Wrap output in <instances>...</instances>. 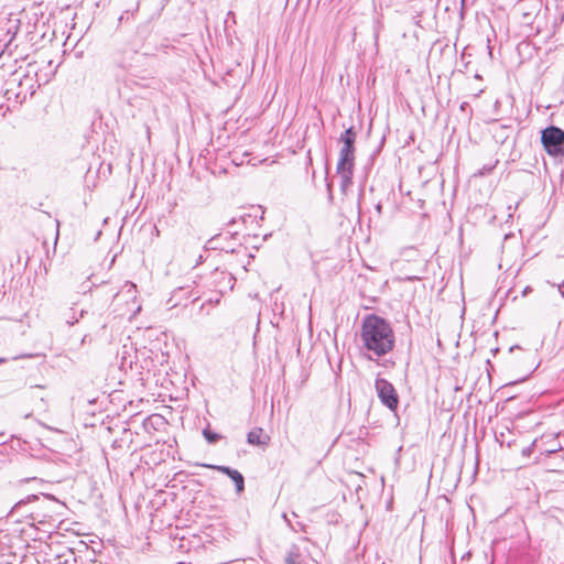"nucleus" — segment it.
<instances>
[{
	"mask_svg": "<svg viewBox=\"0 0 564 564\" xmlns=\"http://www.w3.org/2000/svg\"><path fill=\"white\" fill-rule=\"evenodd\" d=\"M359 339L361 350L370 360L386 356L392 351L395 343L391 324L376 314H369L364 317Z\"/></svg>",
	"mask_w": 564,
	"mask_h": 564,
	"instance_id": "nucleus-1",
	"label": "nucleus"
},
{
	"mask_svg": "<svg viewBox=\"0 0 564 564\" xmlns=\"http://www.w3.org/2000/svg\"><path fill=\"white\" fill-rule=\"evenodd\" d=\"M355 166V143L343 142L339 151V159L336 166V172L340 177V188L345 193L352 185Z\"/></svg>",
	"mask_w": 564,
	"mask_h": 564,
	"instance_id": "nucleus-2",
	"label": "nucleus"
},
{
	"mask_svg": "<svg viewBox=\"0 0 564 564\" xmlns=\"http://www.w3.org/2000/svg\"><path fill=\"white\" fill-rule=\"evenodd\" d=\"M14 77L9 80V85H14L18 88L17 104H23L29 97H32L36 91V88L41 86V82L37 78V72L33 69L32 65H29V70L22 77Z\"/></svg>",
	"mask_w": 564,
	"mask_h": 564,
	"instance_id": "nucleus-3",
	"label": "nucleus"
},
{
	"mask_svg": "<svg viewBox=\"0 0 564 564\" xmlns=\"http://www.w3.org/2000/svg\"><path fill=\"white\" fill-rule=\"evenodd\" d=\"M113 302L116 305L124 303L126 307L120 314L129 315V318L134 317L141 311V305L137 296V285L130 281H126L121 289L115 294Z\"/></svg>",
	"mask_w": 564,
	"mask_h": 564,
	"instance_id": "nucleus-4",
	"label": "nucleus"
},
{
	"mask_svg": "<svg viewBox=\"0 0 564 564\" xmlns=\"http://www.w3.org/2000/svg\"><path fill=\"white\" fill-rule=\"evenodd\" d=\"M542 143L549 154L557 156L563 154L564 132L557 127H549L542 131Z\"/></svg>",
	"mask_w": 564,
	"mask_h": 564,
	"instance_id": "nucleus-5",
	"label": "nucleus"
},
{
	"mask_svg": "<svg viewBox=\"0 0 564 564\" xmlns=\"http://www.w3.org/2000/svg\"><path fill=\"white\" fill-rule=\"evenodd\" d=\"M375 387L381 403L390 410H395L399 397L392 383L383 378H377Z\"/></svg>",
	"mask_w": 564,
	"mask_h": 564,
	"instance_id": "nucleus-6",
	"label": "nucleus"
},
{
	"mask_svg": "<svg viewBox=\"0 0 564 564\" xmlns=\"http://www.w3.org/2000/svg\"><path fill=\"white\" fill-rule=\"evenodd\" d=\"M204 466L207 468L217 469L218 471H221V473L226 474L228 477H230L232 479V481L235 482L237 494H240L243 491L245 478L239 470L232 469L228 466H216V465H207V464Z\"/></svg>",
	"mask_w": 564,
	"mask_h": 564,
	"instance_id": "nucleus-7",
	"label": "nucleus"
},
{
	"mask_svg": "<svg viewBox=\"0 0 564 564\" xmlns=\"http://www.w3.org/2000/svg\"><path fill=\"white\" fill-rule=\"evenodd\" d=\"M558 435H544L541 437V451L547 455L557 453L563 446L557 442Z\"/></svg>",
	"mask_w": 564,
	"mask_h": 564,
	"instance_id": "nucleus-8",
	"label": "nucleus"
},
{
	"mask_svg": "<svg viewBox=\"0 0 564 564\" xmlns=\"http://www.w3.org/2000/svg\"><path fill=\"white\" fill-rule=\"evenodd\" d=\"M247 442L251 445L265 446L269 444L270 437L263 432L261 427H257L248 433Z\"/></svg>",
	"mask_w": 564,
	"mask_h": 564,
	"instance_id": "nucleus-9",
	"label": "nucleus"
},
{
	"mask_svg": "<svg viewBox=\"0 0 564 564\" xmlns=\"http://www.w3.org/2000/svg\"><path fill=\"white\" fill-rule=\"evenodd\" d=\"M286 564H308L306 557L301 553L300 547L292 545L285 557Z\"/></svg>",
	"mask_w": 564,
	"mask_h": 564,
	"instance_id": "nucleus-10",
	"label": "nucleus"
},
{
	"mask_svg": "<svg viewBox=\"0 0 564 564\" xmlns=\"http://www.w3.org/2000/svg\"><path fill=\"white\" fill-rule=\"evenodd\" d=\"M118 356H120L121 358L119 365L121 370L126 371L127 369H130L132 367L133 360L131 359V356L129 355V351L126 346L122 347L121 352H118Z\"/></svg>",
	"mask_w": 564,
	"mask_h": 564,
	"instance_id": "nucleus-11",
	"label": "nucleus"
},
{
	"mask_svg": "<svg viewBox=\"0 0 564 564\" xmlns=\"http://www.w3.org/2000/svg\"><path fill=\"white\" fill-rule=\"evenodd\" d=\"M6 85H7V88L3 91V96L6 97V99L9 102H12L13 106H18L19 104H17V93H18L17 86L9 85V82H7Z\"/></svg>",
	"mask_w": 564,
	"mask_h": 564,
	"instance_id": "nucleus-12",
	"label": "nucleus"
},
{
	"mask_svg": "<svg viewBox=\"0 0 564 564\" xmlns=\"http://www.w3.org/2000/svg\"><path fill=\"white\" fill-rule=\"evenodd\" d=\"M283 519L286 521L288 525L295 532H300V531H305V525L300 522V521H295L293 522L291 519H289V517L286 516V513L283 514Z\"/></svg>",
	"mask_w": 564,
	"mask_h": 564,
	"instance_id": "nucleus-13",
	"label": "nucleus"
},
{
	"mask_svg": "<svg viewBox=\"0 0 564 564\" xmlns=\"http://www.w3.org/2000/svg\"><path fill=\"white\" fill-rule=\"evenodd\" d=\"M339 141L340 142H351V143H355L356 141V132L354 131L352 128H348L345 130L344 133H341L340 138H339Z\"/></svg>",
	"mask_w": 564,
	"mask_h": 564,
	"instance_id": "nucleus-14",
	"label": "nucleus"
},
{
	"mask_svg": "<svg viewBox=\"0 0 564 564\" xmlns=\"http://www.w3.org/2000/svg\"><path fill=\"white\" fill-rule=\"evenodd\" d=\"M203 434L208 443H216L219 440V435L210 432L209 430H204Z\"/></svg>",
	"mask_w": 564,
	"mask_h": 564,
	"instance_id": "nucleus-15",
	"label": "nucleus"
},
{
	"mask_svg": "<svg viewBox=\"0 0 564 564\" xmlns=\"http://www.w3.org/2000/svg\"><path fill=\"white\" fill-rule=\"evenodd\" d=\"M534 445H535V442H533L530 446L524 447V448L522 449V455H523V456H530V455H531V453H532V451H533V446H534Z\"/></svg>",
	"mask_w": 564,
	"mask_h": 564,
	"instance_id": "nucleus-16",
	"label": "nucleus"
},
{
	"mask_svg": "<svg viewBox=\"0 0 564 564\" xmlns=\"http://www.w3.org/2000/svg\"><path fill=\"white\" fill-rule=\"evenodd\" d=\"M208 246L210 249H223L221 247H219L217 245V238H212L209 241H208Z\"/></svg>",
	"mask_w": 564,
	"mask_h": 564,
	"instance_id": "nucleus-17",
	"label": "nucleus"
},
{
	"mask_svg": "<svg viewBox=\"0 0 564 564\" xmlns=\"http://www.w3.org/2000/svg\"><path fill=\"white\" fill-rule=\"evenodd\" d=\"M139 8H140V2L138 1L135 3L134 9L129 10V15H131V18H134L135 13L139 11Z\"/></svg>",
	"mask_w": 564,
	"mask_h": 564,
	"instance_id": "nucleus-18",
	"label": "nucleus"
},
{
	"mask_svg": "<svg viewBox=\"0 0 564 564\" xmlns=\"http://www.w3.org/2000/svg\"><path fill=\"white\" fill-rule=\"evenodd\" d=\"M124 20H129V10L124 11L120 17H119V22H123Z\"/></svg>",
	"mask_w": 564,
	"mask_h": 564,
	"instance_id": "nucleus-19",
	"label": "nucleus"
},
{
	"mask_svg": "<svg viewBox=\"0 0 564 564\" xmlns=\"http://www.w3.org/2000/svg\"><path fill=\"white\" fill-rule=\"evenodd\" d=\"M557 289H558L561 295L564 297V282L562 284H558Z\"/></svg>",
	"mask_w": 564,
	"mask_h": 564,
	"instance_id": "nucleus-20",
	"label": "nucleus"
},
{
	"mask_svg": "<svg viewBox=\"0 0 564 564\" xmlns=\"http://www.w3.org/2000/svg\"><path fill=\"white\" fill-rule=\"evenodd\" d=\"M529 292H531V288L530 286H527L524 290H523V295H527Z\"/></svg>",
	"mask_w": 564,
	"mask_h": 564,
	"instance_id": "nucleus-21",
	"label": "nucleus"
},
{
	"mask_svg": "<svg viewBox=\"0 0 564 564\" xmlns=\"http://www.w3.org/2000/svg\"><path fill=\"white\" fill-rule=\"evenodd\" d=\"M3 107H4V106H3L2 104H0V117H1V116H4Z\"/></svg>",
	"mask_w": 564,
	"mask_h": 564,
	"instance_id": "nucleus-22",
	"label": "nucleus"
},
{
	"mask_svg": "<svg viewBox=\"0 0 564 564\" xmlns=\"http://www.w3.org/2000/svg\"><path fill=\"white\" fill-rule=\"evenodd\" d=\"M76 322H78V318H76L75 321L67 319V324H69V325H74Z\"/></svg>",
	"mask_w": 564,
	"mask_h": 564,
	"instance_id": "nucleus-23",
	"label": "nucleus"
},
{
	"mask_svg": "<svg viewBox=\"0 0 564 564\" xmlns=\"http://www.w3.org/2000/svg\"><path fill=\"white\" fill-rule=\"evenodd\" d=\"M84 314H85V311H84V310H82V311H80V314H79V317H83V316H84Z\"/></svg>",
	"mask_w": 564,
	"mask_h": 564,
	"instance_id": "nucleus-24",
	"label": "nucleus"
},
{
	"mask_svg": "<svg viewBox=\"0 0 564 564\" xmlns=\"http://www.w3.org/2000/svg\"><path fill=\"white\" fill-rule=\"evenodd\" d=\"M292 517L296 519L297 514L295 512H292Z\"/></svg>",
	"mask_w": 564,
	"mask_h": 564,
	"instance_id": "nucleus-25",
	"label": "nucleus"
},
{
	"mask_svg": "<svg viewBox=\"0 0 564 564\" xmlns=\"http://www.w3.org/2000/svg\"><path fill=\"white\" fill-rule=\"evenodd\" d=\"M462 1L464 2L465 0H462Z\"/></svg>",
	"mask_w": 564,
	"mask_h": 564,
	"instance_id": "nucleus-26",
	"label": "nucleus"
}]
</instances>
